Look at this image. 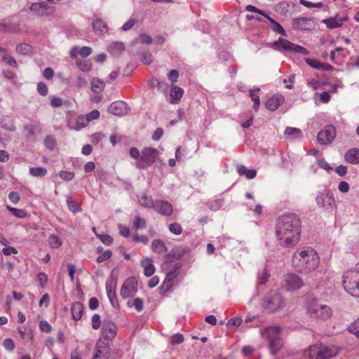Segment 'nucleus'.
Here are the masks:
<instances>
[{"label": "nucleus", "mask_w": 359, "mask_h": 359, "mask_svg": "<svg viewBox=\"0 0 359 359\" xmlns=\"http://www.w3.org/2000/svg\"><path fill=\"white\" fill-rule=\"evenodd\" d=\"M302 222L293 212L285 213L278 217L276 222V235L281 246L291 248L300 240Z\"/></svg>", "instance_id": "nucleus-1"}, {"label": "nucleus", "mask_w": 359, "mask_h": 359, "mask_svg": "<svg viewBox=\"0 0 359 359\" xmlns=\"http://www.w3.org/2000/svg\"><path fill=\"white\" fill-rule=\"evenodd\" d=\"M292 262L293 267L299 273H309L318 268L320 257L313 248L304 247L294 252Z\"/></svg>", "instance_id": "nucleus-2"}, {"label": "nucleus", "mask_w": 359, "mask_h": 359, "mask_svg": "<svg viewBox=\"0 0 359 359\" xmlns=\"http://www.w3.org/2000/svg\"><path fill=\"white\" fill-rule=\"evenodd\" d=\"M338 353V347L320 344L309 346L305 350L304 356L306 359H330Z\"/></svg>", "instance_id": "nucleus-3"}, {"label": "nucleus", "mask_w": 359, "mask_h": 359, "mask_svg": "<svg viewBox=\"0 0 359 359\" xmlns=\"http://www.w3.org/2000/svg\"><path fill=\"white\" fill-rule=\"evenodd\" d=\"M262 335L269 341V349L272 355H276L281 350L283 343L280 337V326H269L261 330Z\"/></svg>", "instance_id": "nucleus-4"}, {"label": "nucleus", "mask_w": 359, "mask_h": 359, "mask_svg": "<svg viewBox=\"0 0 359 359\" xmlns=\"http://www.w3.org/2000/svg\"><path fill=\"white\" fill-rule=\"evenodd\" d=\"M286 304V299L280 293L276 291H271L265 296L262 303V308L264 311L269 313H273L285 308Z\"/></svg>", "instance_id": "nucleus-5"}, {"label": "nucleus", "mask_w": 359, "mask_h": 359, "mask_svg": "<svg viewBox=\"0 0 359 359\" xmlns=\"http://www.w3.org/2000/svg\"><path fill=\"white\" fill-rule=\"evenodd\" d=\"M342 279L344 289L351 296L359 298V269L345 271Z\"/></svg>", "instance_id": "nucleus-6"}, {"label": "nucleus", "mask_w": 359, "mask_h": 359, "mask_svg": "<svg viewBox=\"0 0 359 359\" xmlns=\"http://www.w3.org/2000/svg\"><path fill=\"white\" fill-rule=\"evenodd\" d=\"M307 313L311 318L326 320L332 316V311L330 306L313 300L307 304Z\"/></svg>", "instance_id": "nucleus-7"}, {"label": "nucleus", "mask_w": 359, "mask_h": 359, "mask_svg": "<svg viewBox=\"0 0 359 359\" xmlns=\"http://www.w3.org/2000/svg\"><path fill=\"white\" fill-rule=\"evenodd\" d=\"M272 47L278 51H293L304 55L309 54V51L304 47L294 44L281 37L272 43Z\"/></svg>", "instance_id": "nucleus-8"}, {"label": "nucleus", "mask_w": 359, "mask_h": 359, "mask_svg": "<svg viewBox=\"0 0 359 359\" xmlns=\"http://www.w3.org/2000/svg\"><path fill=\"white\" fill-rule=\"evenodd\" d=\"M316 203L319 207L327 211H331L336 207L334 194L330 190L320 192L316 197Z\"/></svg>", "instance_id": "nucleus-9"}, {"label": "nucleus", "mask_w": 359, "mask_h": 359, "mask_svg": "<svg viewBox=\"0 0 359 359\" xmlns=\"http://www.w3.org/2000/svg\"><path fill=\"white\" fill-rule=\"evenodd\" d=\"M159 154L158 151L153 147H146L142 151L140 159L137 161V166L142 168L151 165Z\"/></svg>", "instance_id": "nucleus-10"}, {"label": "nucleus", "mask_w": 359, "mask_h": 359, "mask_svg": "<svg viewBox=\"0 0 359 359\" xmlns=\"http://www.w3.org/2000/svg\"><path fill=\"white\" fill-rule=\"evenodd\" d=\"M117 325L111 320H104L101 327V336L99 340L104 341V343L109 344L117 335Z\"/></svg>", "instance_id": "nucleus-11"}, {"label": "nucleus", "mask_w": 359, "mask_h": 359, "mask_svg": "<svg viewBox=\"0 0 359 359\" xmlns=\"http://www.w3.org/2000/svg\"><path fill=\"white\" fill-rule=\"evenodd\" d=\"M186 253V249L178 246L172 249L164 257L165 262L162 264L163 270L169 269L173 266V260H180Z\"/></svg>", "instance_id": "nucleus-12"}, {"label": "nucleus", "mask_w": 359, "mask_h": 359, "mask_svg": "<svg viewBox=\"0 0 359 359\" xmlns=\"http://www.w3.org/2000/svg\"><path fill=\"white\" fill-rule=\"evenodd\" d=\"M138 289L137 280L135 277L128 278L123 283L120 294L123 299H127L135 295Z\"/></svg>", "instance_id": "nucleus-13"}, {"label": "nucleus", "mask_w": 359, "mask_h": 359, "mask_svg": "<svg viewBox=\"0 0 359 359\" xmlns=\"http://www.w3.org/2000/svg\"><path fill=\"white\" fill-rule=\"evenodd\" d=\"M182 265L180 262H175L173 266H171L168 270L169 271L166 273V276L162 285L161 286V291L162 292H166L168 291L173 284L175 278L177 277L178 272L177 271L181 268Z\"/></svg>", "instance_id": "nucleus-14"}, {"label": "nucleus", "mask_w": 359, "mask_h": 359, "mask_svg": "<svg viewBox=\"0 0 359 359\" xmlns=\"http://www.w3.org/2000/svg\"><path fill=\"white\" fill-rule=\"evenodd\" d=\"M291 25L295 30L309 31L313 29L316 25L312 18L299 17L292 19Z\"/></svg>", "instance_id": "nucleus-15"}, {"label": "nucleus", "mask_w": 359, "mask_h": 359, "mask_svg": "<svg viewBox=\"0 0 359 359\" xmlns=\"http://www.w3.org/2000/svg\"><path fill=\"white\" fill-rule=\"evenodd\" d=\"M335 136L336 129L333 126L330 125L318 133L317 139L320 144H327L334 140Z\"/></svg>", "instance_id": "nucleus-16"}, {"label": "nucleus", "mask_w": 359, "mask_h": 359, "mask_svg": "<svg viewBox=\"0 0 359 359\" xmlns=\"http://www.w3.org/2000/svg\"><path fill=\"white\" fill-rule=\"evenodd\" d=\"M109 344L104 341L97 340L95 344L93 359H108L109 357Z\"/></svg>", "instance_id": "nucleus-17"}, {"label": "nucleus", "mask_w": 359, "mask_h": 359, "mask_svg": "<svg viewBox=\"0 0 359 359\" xmlns=\"http://www.w3.org/2000/svg\"><path fill=\"white\" fill-rule=\"evenodd\" d=\"M285 282L287 290H299L304 285L302 279L294 273L287 274L285 278Z\"/></svg>", "instance_id": "nucleus-18"}, {"label": "nucleus", "mask_w": 359, "mask_h": 359, "mask_svg": "<svg viewBox=\"0 0 359 359\" xmlns=\"http://www.w3.org/2000/svg\"><path fill=\"white\" fill-rule=\"evenodd\" d=\"M30 10L39 16H48L55 11L53 7L47 6L45 2L32 4Z\"/></svg>", "instance_id": "nucleus-19"}, {"label": "nucleus", "mask_w": 359, "mask_h": 359, "mask_svg": "<svg viewBox=\"0 0 359 359\" xmlns=\"http://www.w3.org/2000/svg\"><path fill=\"white\" fill-rule=\"evenodd\" d=\"M154 209L163 216H170L173 212L171 203L164 200L155 201V206Z\"/></svg>", "instance_id": "nucleus-20"}, {"label": "nucleus", "mask_w": 359, "mask_h": 359, "mask_svg": "<svg viewBox=\"0 0 359 359\" xmlns=\"http://www.w3.org/2000/svg\"><path fill=\"white\" fill-rule=\"evenodd\" d=\"M108 111L109 113L116 116H123L128 113V107L126 102L123 101H116L109 105Z\"/></svg>", "instance_id": "nucleus-21"}, {"label": "nucleus", "mask_w": 359, "mask_h": 359, "mask_svg": "<svg viewBox=\"0 0 359 359\" xmlns=\"http://www.w3.org/2000/svg\"><path fill=\"white\" fill-rule=\"evenodd\" d=\"M348 20V16L336 15L324 20L323 22L329 29H335L342 26L344 22Z\"/></svg>", "instance_id": "nucleus-22"}, {"label": "nucleus", "mask_w": 359, "mask_h": 359, "mask_svg": "<svg viewBox=\"0 0 359 359\" xmlns=\"http://www.w3.org/2000/svg\"><path fill=\"white\" fill-rule=\"evenodd\" d=\"M285 98L281 95H276L269 98L265 103L267 109L274 111H276L283 102Z\"/></svg>", "instance_id": "nucleus-23"}, {"label": "nucleus", "mask_w": 359, "mask_h": 359, "mask_svg": "<svg viewBox=\"0 0 359 359\" xmlns=\"http://www.w3.org/2000/svg\"><path fill=\"white\" fill-rule=\"evenodd\" d=\"M93 53V50L90 47L88 46H83L81 48H79L77 46L73 47L70 50V57L72 58H76L79 55L82 57H86L89 56Z\"/></svg>", "instance_id": "nucleus-24"}, {"label": "nucleus", "mask_w": 359, "mask_h": 359, "mask_svg": "<svg viewBox=\"0 0 359 359\" xmlns=\"http://www.w3.org/2000/svg\"><path fill=\"white\" fill-rule=\"evenodd\" d=\"M92 26L94 32L102 35L107 32L108 28L107 24L100 18H96L92 22Z\"/></svg>", "instance_id": "nucleus-25"}, {"label": "nucleus", "mask_w": 359, "mask_h": 359, "mask_svg": "<svg viewBox=\"0 0 359 359\" xmlns=\"http://www.w3.org/2000/svg\"><path fill=\"white\" fill-rule=\"evenodd\" d=\"M183 94L184 90L182 88L172 84L170 91V102L172 104L177 103L182 97Z\"/></svg>", "instance_id": "nucleus-26"}, {"label": "nucleus", "mask_w": 359, "mask_h": 359, "mask_svg": "<svg viewBox=\"0 0 359 359\" xmlns=\"http://www.w3.org/2000/svg\"><path fill=\"white\" fill-rule=\"evenodd\" d=\"M345 160L351 164H359V149L351 148L348 149L344 156Z\"/></svg>", "instance_id": "nucleus-27"}, {"label": "nucleus", "mask_w": 359, "mask_h": 359, "mask_svg": "<svg viewBox=\"0 0 359 359\" xmlns=\"http://www.w3.org/2000/svg\"><path fill=\"white\" fill-rule=\"evenodd\" d=\"M106 290L108 298L109 299V301L113 307L119 309V304L116 297L115 287H114L111 284H107Z\"/></svg>", "instance_id": "nucleus-28"}, {"label": "nucleus", "mask_w": 359, "mask_h": 359, "mask_svg": "<svg viewBox=\"0 0 359 359\" xmlns=\"http://www.w3.org/2000/svg\"><path fill=\"white\" fill-rule=\"evenodd\" d=\"M137 197L139 203L142 206L149 209H154L155 206V201L153 200L151 196H148L146 194H142Z\"/></svg>", "instance_id": "nucleus-29"}, {"label": "nucleus", "mask_w": 359, "mask_h": 359, "mask_svg": "<svg viewBox=\"0 0 359 359\" xmlns=\"http://www.w3.org/2000/svg\"><path fill=\"white\" fill-rule=\"evenodd\" d=\"M141 265L144 268V274L149 277L155 272V266L153 264V261L150 258H146L141 262Z\"/></svg>", "instance_id": "nucleus-30"}, {"label": "nucleus", "mask_w": 359, "mask_h": 359, "mask_svg": "<svg viewBox=\"0 0 359 359\" xmlns=\"http://www.w3.org/2000/svg\"><path fill=\"white\" fill-rule=\"evenodd\" d=\"M72 318L75 320H79L81 318L83 313V306L81 302H76L72 304L71 307Z\"/></svg>", "instance_id": "nucleus-31"}, {"label": "nucleus", "mask_w": 359, "mask_h": 359, "mask_svg": "<svg viewBox=\"0 0 359 359\" xmlns=\"http://www.w3.org/2000/svg\"><path fill=\"white\" fill-rule=\"evenodd\" d=\"M20 27L18 25L6 22L3 20L0 21V31L3 32H18Z\"/></svg>", "instance_id": "nucleus-32"}, {"label": "nucleus", "mask_w": 359, "mask_h": 359, "mask_svg": "<svg viewBox=\"0 0 359 359\" xmlns=\"http://www.w3.org/2000/svg\"><path fill=\"white\" fill-rule=\"evenodd\" d=\"M151 249L154 252L157 254H163L168 251V248L165 243L161 239H155L151 243Z\"/></svg>", "instance_id": "nucleus-33"}, {"label": "nucleus", "mask_w": 359, "mask_h": 359, "mask_svg": "<svg viewBox=\"0 0 359 359\" xmlns=\"http://www.w3.org/2000/svg\"><path fill=\"white\" fill-rule=\"evenodd\" d=\"M237 172L240 175H245L249 180L255 178L257 175V171L255 169H248L243 165L237 166Z\"/></svg>", "instance_id": "nucleus-34"}, {"label": "nucleus", "mask_w": 359, "mask_h": 359, "mask_svg": "<svg viewBox=\"0 0 359 359\" xmlns=\"http://www.w3.org/2000/svg\"><path fill=\"white\" fill-rule=\"evenodd\" d=\"M90 83L92 91L96 94L102 93L105 87V83L97 78H93Z\"/></svg>", "instance_id": "nucleus-35"}, {"label": "nucleus", "mask_w": 359, "mask_h": 359, "mask_svg": "<svg viewBox=\"0 0 359 359\" xmlns=\"http://www.w3.org/2000/svg\"><path fill=\"white\" fill-rule=\"evenodd\" d=\"M266 18L270 22L271 28L273 32H277L283 36H287L286 32L278 22L271 18L269 15L266 16Z\"/></svg>", "instance_id": "nucleus-36"}, {"label": "nucleus", "mask_w": 359, "mask_h": 359, "mask_svg": "<svg viewBox=\"0 0 359 359\" xmlns=\"http://www.w3.org/2000/svg\"><path fill=\"white\" fill-rule=\"evenodd\" d=\"M285 135L292 139L300 138L302 137V131L297 128L287 127L285 130Z\"/></svg>", "instance_id": "nucleus-37"}, {"label": "nucleus", "mask_w": 359, "mask_h": 359, "mask_svg": "<svg viewBox=\"0 0 359 359\" xmlns=\"http://www.w3.org/2000/svg\"><path fill=\"white\" fill-rule=\"evenodd\" d=\"M337 52H344L343 57H346L349 54L348 50L341 47L337 48L334 50H332L330 53V59L336 64H340L341 62V60L339 58L338 55L336 54Z\"/></svg>", "instance_id": "nucleus-38"}, {"label": "nucleus", "mask_w": 359, "mask_h": 359, "mask_svg": "<svg viewBox=\"0 0 359 359\" xmlns=\"http://www.w3.org/2000/svg\"><path fill=\"white\" fill-rule=\"evenodd\" d=\"M127 306L130 308L134 306L135 310L140 312L144 308V302L141 298L136 297L133 299H129L127 302Z\"/></svg>", "instance_id": "nucleus-39"}, {"label": "nucleus", "mask_w": 359, "mask_h": 359, "mask_svg": "<svg viewBox=\"0 0 359 359\" xmlns=\"http://www.w3.org/2000/svg\"><path fill=\"white\" fill-rule=\"evenodd\" d=\"M76 64L79 69L83 72H88L92 69V63L90 62V60L77 59Z\"/></svg>", "instance_id": "nucleus-40"}, {"label": "nucleus", "mask_w": 359, "mask_h": 359, "mask_svg": "<svg viewBox=\"0 0 359 359\" xmlns=\"http://www.w3.org/2000/svg\"><path fill=\"white\" fill-rule=\"evenodd\" d=\"M67 203L68 205V208L72 212L76 213L81 211V205L79 202L75 201L72 197L69 196L67 198Z\"/></svg>", "instance_id": "nucleus-41"}, {"label": "nucleus", "mask_w": 359, "mask_h": 359, "mask_svg": "<svg viewBox=\"0 0 359 359\" xmlns=\"http://www.w3.org/2000/svg\"><path fill=\"white\" fill-rule=\"evenodd\" d=\"M276 11L281 15L288 16L290 15V5L286 2H281L278 4Z\"/></svg>", "instance_id": "nucleus-42"}, {"label": "nucleus", "mask_w": 359, "mask_h": 359, "mask_svg": "<svg viewBox=\"0 0 359 359\" xmlns=\"http://www.w3.org/2000/svg\"><path fill=\"white\" fill-rule=\"evenodd\" d=\"M259 90L260 89L259 88L250 90L249 96L250 97L251 100L254 102L253 108L255 111L258 110L260 104L259 96L257 93H255V92H259Z\"/></svg>", "instance_id": "nucleus-43"}, {"label": "nucleus", "mask_w": 359, "mask_h": 359, "mask_svg": "<svg viewBox=\"0 0 359 359\" xmlns=\"http://www.w3.org/2000/svg\"><path fill=\"white\" fill-rule=\"evenodd\" d=\"M47 172V169L43 167H32L29 169V174L36 177L45 176Z\"/></svg>", "instance_id": "nucleus-44"}, {"label": "nucleus", "mask_w": 359, "mask_h": 359, "mask_svg": "<svg viewBox=\"0 0 359 359\" xmlns=\"http://www.w3.org/2000/svg\"><path fill=\"white\" fill-rule=\"evenodd\" d=\"M48 243L50 248L57 249L62 245V242L57 236L52 234L48 238Z\"/></svg>", "instance_id": "nucleus-45"}, {"label": "nucleus", "mask_w": 359, "mask_h": 359, "mask_svg": "<svg viewBox=\"0 0 359 359\" xmlns=\"http://www.w3.org/2000/svg\"><path fill=\"white\" fill-rule=\"evenodd\" d=\"M147 226V222L145 219L136 216L133 221V227L136 229H144Z\"/></svg>", "instance_id": "nucleus-46"}, {"label": "nucleus", "mask_w": 359, "mask_h": 359, "mask_svg": "<svg viewBox=\"0 0 359 359\" xmlns=\"http://www.w3.org/2000/svg\"><path fill=\"white\" fill-rule=\"evenodd\" d=\"M32 51L31 46L26 43H20L16 46V52L19 54L26 55Z\"/></svg>", "instance_id": "nucleus-47"}, {"label": "nucleus", "mask_w": 359, "mask_h": 359, "mask_svg": "<svg viewBox=\"0 0 359 359\" xmlns=\"http://www.w3.org/2000/svg\"><path fill=\"white\" fill-rule=\"evenodd\" d=\"M44 144L49 150H53L56 145L55 137L52 135H48L44 140Z\"/></svg>", "instance_id": "nucleus-48"}, {"label": "nucleus", "mask_w": 359, "mask_h": 359, "mask_svg": "<svg viewBox=\"0 0 359 359\" xmlns=\"http://www.w3.org/2000/svg\"><path fill=\"white\" fill-rule=\"evenodd\" d=\"M224 203V198H217L210 203V209L213 211L219 210Z\"/></svg>", "instance_id": "nucleus-49"}, {"label": "nucleus", "mask_w": 359, "mask_h": 359, "mask_svg": "<svg viewBox=\"0 0 359 359\" xmlns=\"http://www.w3.org/2000/svg\"><path fill=\"white\" fill-rule=\"evenodd\" d=\"M76 123L78 128H83L88 125L89 121L86 115H80L77 117Z\"/></svg>", "instance_id": "nucleus-50"}, {"label": "nucleus", "mask_w": 359, "mask_h": 359, "mask_svg": "<svg viewBox=\"0 0 359 359\" xmlns=\"http://www.w3.org/2000/svg\"><path fill=\"white\" fill-rule=\"evenodd\" d=\"M168 228L170 231L175 235H180L182 233V227L179 223H172L169 225Z\"/></svg>", "instance_id": "nucleus-51"}, {"label": "nucleus", "mask_w": 359, "mask_h": 359, "mask_svg": "<svg viewBox=\"0 0 359 359\" xmlns=\"http://www.w3.org/2000/svg\"><path fill=\"white\" fill-rule=\"evenodd\" d=\"M306 62L311 67L321 70L323 62L316 59L307 58L306 59Z\"/></svg>", "instance_id": "nucleus-52"}, {"label": "nucleus", "mask_w": 359, "mask_h": 359, "mask_svg": "<svg viewBox=\"0 0 359 359\" xmlns=\"http://www.w3.org/2000/svg\"><path fill=\"white\" fill-rule=\"evenodd\" d=\"M7 208L13 215L18 218H23L26 215V212L23 210L17 209L10 206H8Z\"/></svg>", "instance_id": "nucleus-53"}, {"label": "nucleus", "mask_w": 359, "mask_h": 359, "mask_svg": "<svg viewBox=\"0 0 359 359\" xmlns=\"http://www.w3.org/2000/svg\"><path fill=\"white\" fill-rule=\"evenodd\" d=\"M299 3L307 7V8H322L323 7V4L322 2H318L316 4L311 3L310 1H308L306 0H299Z\"/></svg>", "instance_id": "nucleus-54"}, {"label": "nucleus", "mask_w": 359, "mask_h": 359, "mask_svg": "<svg viewBox=\"0 0 359 359\" xmlns=\"http://www.w3.org/2000/svg\"><path fill=\"white\" fill-rule=\"evenodd\" d=\"M348 330L359 338V318L349 326Z\"/></svg>", "instance_id": "nucleus-55"}, {"label": "nucleus", "mask_w": 359, "mask_h": 359, "mask_svg": "<svg viewBox=\"0 0 359 359\" xmlns=\"http://www.w3.org/2000/svg\"><path fill=\"white\" fill-rule=\"evenodd\" d=\"M25 130L26 131V137L29 139L34 136L35 135V126L32 124H27L25 126Z\"/></svg>", "instance_id": "nucleus-56"}, {"label": "nucleus", "mask_w": 359, "mask_h": 359, "mask_svg": "<svg viewBox=\"0 0 359 359\" xmlns=\"http://www.w3.org/2000/svg\"><path fill=\"white\" fill-rule=\"evenodd\" d=\"M112 255V252L111 250H107L102 253L97 258V263H102L107 259H109Z\"/></svg>", "instance_id": "nucleus-57"}, {"label": "nucleus", "mask_w": 359, "mask_h": 359, "mask_svg": "<svg viewBox=\"0 0 359 359\" xmlns=\"http://www.w3.org/2000/svg\"><path fill=\"white\" fill-rule=\"evenodd\" d=\"M39 328L41 332L50 333L52 330L51 325L46 320H41L39 323Z\"/></svg>", "instance_id": "nucleus-58"}, {"label": "nucleus", "mask_w": 359, "mask_h": 359, "mask_svg": "<svg viewBox=\"0 0 359 359\" xmlns=\"http://www.w3.org/2000/svg\"><path fill=\"white\" fill-rule=\"evenodd\" d=\"M101 326V318L100 315L94 314L92 317V327L98 330Z\"/></svg>", "instance_id": "nucleus-59"}, {"label": "nucleus", "mask_w": 359, "mask_h": 359, "mask_svg": "<svg viewBox=\"0 0 359 359\" xmlns=\"http://www.w3.org/2000/svg\"><path fill=\"white\" fill-rule=\"evenodd\" d=\"M37 91L38 93L42 95L46 96L48 94V87L43 82H39L37 84Z\"/></svg>", "instance_id": "nucleus-60"}, {"label": "nucleus", "mask_w": 359, "mask_h": 359, "mask_svg": "<svg viewBox=\"0 0 359 359\" xmlns=\"http://www.w3.org/2000/svg\"><path fill=\"white\" fill-rule=\"evenodd\" d=\"M37 280L41 287H43L48 282V276L44 272H39L37 275Z\"/></svg>", "instance_id": "nucleus-61"}, {"label": "nucleus", "mask_w": 359, "mask_h": 359, "mask_svg": "<svg viewBox=\"0 0 359 359\" xmlns=\"http://www.w3.org/2000/svg\"><path fill=\"white\" fill-rule=\"evenodd\" d=\"M2 60L11 67L17 66L16 60L10 55H4L2 57Z\"/></svg>", "instance_id": "nucleus-62"}, {"label": "nucleus", "mask_w": 359, "mask_h": 359, "mask_svg": "<svg viewBox=\"0 0 359 359\" xmlns=\"http://www.w3.org/2000/svg\"><path fill=\"white\" fill-rule=\"evenodd\" d=\"M59 176L64 180H72L74 177V173L73 172L62 170L59 173Z\"/></svg>", "instance_id": "nucleus-63"}, {"label": "nucleus", "mask_w": 359, "mask_h": 359, "mask_svg": "<svg viewBox=\"0 0 359 359\" xmlns=\"http://www.w3.org/2000/svg\"><path fill=\"white\" fill-rule=\"evenodd\" d=\"M97 238H100V240L105 245H109L113 242V238L109 235L106 234H97Z\"/></svg>", "instance_id": "nucleus-64"}]
</instances>
